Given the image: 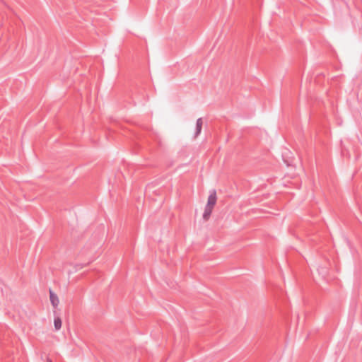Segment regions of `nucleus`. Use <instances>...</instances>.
Here are the masks:
<instances>
[{
	"label": "nucleus",
	"mask_w": 362,
	"mask_h": 362,
	"mask_svg": "<svg viewBox=\"0 0 362 362\" xmlns=\"http://www.w3.org/2000/svg\"><path fill=\"white\" fill-rule=\"evenodd\" d=\"M48 362H52L51 361H49Z\"/></svg>",
	"instance_id": "obj_5"
},
{
	"label": "nucleus",
	"mask_w": 362,
	"mask_h": 362,
	"mask_svg": "<svg viewBox=\"0 0 362 362\" xmlns=\"http://www.w3.org/2000/svg\"><path fill=\"white\" fill-rule=\"evenodd\" d=\"M202 121L201 119H197V135L199 134L201 132V129H202Z\"/></svg>",
	"instance_id": "obj_4"
},
{
	"label": "nucleus",
	"mask_w": 362,
	"mask_h": 362,
	"mask_svg": "<svg viewBox=\"0 0 362 362\" xmlns=\"http://www.w3.org/2000/svg\"><path fill=\"white\" fill-rule=\"evenodd\" d=\"M62 322L59 317H55L54 319V326L56 331L59 330L62 328Z\"/></svg>",
	"instance_id": "obj_3"
},
{
	"label": "nucleus",
	"mask_w": 362,
	"mask_h": 362,
	"mask_svg": "<svg viewBox=\"0 0 362 362\" xmlns=\"http://www.w3.org/2000/svg\"><path fill=\"white\" fill-rule=\"evenodd\" d=\"M217 199L218 196L216 191L215 189L209 191L206 197V202L202 214V218L204 221H207L209 219L213 212V210L216 204Z\"/></svg>",
	"instance_id": "obj_1"
},
{
	"label": "nucleus",
	"mask_w": 362,
	"mask_h": 362,
	"mask_svg": "<svg viewBox=\"0 0 362 362\" xmlns=\"http://www.w3.org/2000/svg\"><path fill=\"white\" fill-rule=\"evenodd\" d=\"M50 302L54 308H57L59 304V299L56 293L49 291Z\"/></svg>",
	"instance_id": "obj_2"
}]
</instances>
